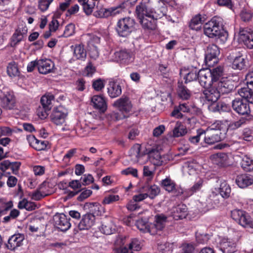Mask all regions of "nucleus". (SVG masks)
I'll use <instances>...</instances> for the list:
<instances>
[{
	"label": "nucleus",
	"mask_w": 253,
	"mask_h": 253,
	"mask_svg": "<svg viewBox=\"0 0 253 253\" xmlns=\"http://www.w3.org/2000/svg\"><path fill=\"white\" fill-rule=\"evenodd\" d=\"M223 68L218 66L212 69H204L198 72L199 82L203 87H209L214 85L222 77Z\"/></svg>",
	"instance_id": "7ed1b4c3"
},
{
	"label": "nucleus",
	"mask_w": 253,
	"mask_h": 253,
	"mask_svg": "<svg viewBox=\"0 0 253 253\" xmlns=\"http://www.w3.org/2000/svg\"><path fill=\"white\" fill-rule=\"evenodd\" d=\"M137 228L141 232L144 233H149L151 234V223L148 222L146 218L138 219L136 222Z\"/></svg>",
	"instance_id": "e433bc0d"
},
{
	"label": "nucleus",
	"mask_w": 253,
	"mask_h": 253,
	"mask_svg": "<svg viewBox=\"0 0 253 253\" xmlns=\"http://www.w3.org/2000/svg\"><path fill=\"white\" fill-rule=\"evenodd\" d=\"M115 59L117 61L127 63L131 61V55L129 51L126 49H120L114 52Z\"/></svg>",
	"instance_id": "c756f323"
},
{
	"label": "nucleus",
	"mask_w": 253,
	"mask_h": 253,
	"mask_svg": "<svg viewBox=\"0 0 253 253\" xmlns=\"http://www.w3.org/2000/svg\"><path fill=\"white\" fill-rule=\"evenodd\" d=\"M135 22L133 19L125 17L120 19L117 23L115 30L118 35L122 37H127L135 31Z\"/></svg>",
	"instance_id": "39448f33"
},
{
	"label": "nucleus",
	"mask_w": 253,
	"mask_h": 253,
	"mask_svg": "<svg viewBox=\"0 0 253 253\" xmlns=\"http://www.w3.org/2000/svg\"><path fill=\"white\" fill-rule=\"evenodd\" d=\"M32 170L36 176H42L45 173V168L42 166L35 165L32 167Z\"/></svg>",
	"instance_id": "13d9d810"
},
{
	"label": "nucleus",
	"mask_w": 253,
	"mask_h": 253,
	"mask_svg": "<svg viewBox=\"0 0 253 253\" xmlns=\"http://www.w3.org/2000/svg\"><path fill=\"white\" fill-rule=\"evenodd\" d=\"M24 239L25 236L22 234L18 233L12 235L8 239V242L6 244L7 249L11 251H14L23 245Z\"/></svg>",
	"instance_id": "dca6fc26"
},
{
	"label": "nucleus",
	"mask_w": 253,
	"mask_h": 253,
	"mask_svg": "<svg viewBox=\"0 0 253 253\" xmlns=\"http://www.w3.org/2000/svg\"><path fill=\"white\" fill-rule=\"evenodd\" d=\"M7 73L10 77H15L19 75L20 72L15 62H13L8 64L7 67Z\"/></svg>",
	"instance_id": "79ce46f5"
},
{
	"label": "nucleus",
	"mask_w": 253,
	"mask_h": 253,
	"mask_svg": "<svg viewBox=\"0 0 253 253\" xmlns=\"http://www.w3.org/2000/svg\"><path fill=\"white\" fill-rule=\"evenodd\" d=\"M38 69L39 73L45 75L53 72L55 69L54 63L49 59L38 60Z\"/></svg>",
	"instance_id": "4468645a"
},
{
	"label": "nucleus",
	"mask_w": 253,
	"mask_h": 253,
	"mask_svg": "<svg viewBox=\"0 0 253 253\" xmlns=\"http://www.w3.org/2000/svg\"><path fill=\"white\" fill-rule=\"evenodd\" d=\"M240 16L244 21H249L253 17V13L250 10L245 8L242 10Z\"/></svg>",
	"instance_id": "4d7b16f0"
},
{
	"label": "nucleus",
	"mask_w": 253,
	"mask_h": 253,
	"mask_svg": "<svg viewBox=\"0 0 253 253\" xmlns=\"http://www.w3.org/2000/svg\"><path fill=\"white\" fill-rule=\"evenodd\" d=\"M249 102L247 100L235 99L232 101V107L239 114L248 115L251 112Z\"/></svg>",
	"instance_id": "f8f14e48"
},
{
	"label": "nucleus",
	"mask_w": 253,
	"mask_h": 253,
	"mask_svg": "<svg viewBox=\"0 0 253 253\" xmlns=\"http://www.w3.org/2000/svg\"><path fill=\"white\" fill-rule=\"evenodd\" d=\"M217 248L223 253H234L237 251V243L233 239L224 238L220 240Z\"/></svg>",
	"instance_id": "9d476101"
},
{
	"label": "nucleus",
	"mask_w": 253,
	"mask_h": 253,
	"mask_svg": "<svg viewBox=\"0 0 253 253\" xmlns=\"http://www.w3.org/2000/svg\"><path fill=\"white\" fill-rule=\"evenodd\" d=\"M54 100V96L50 93L42 96L41 99V102L43 109L50 110L52 106V102Z\"/></svg>",
	"instance_id": "f704fd0d"
},
{
	"label": "nucleus",
	"mask_w": 253,
	"mask_h": 253,
	"mask_svg": "<svg viewBox=\"0 0 253 253\" xmlns=\"http://www.w3.org/2000/svg\"><path fill=\"white\" fill-rule=\"evenodd\" d=\"M121 173L124 175H131L135 177L138 176L137 170L131 167L127 168L121 171Z\"/></svg>",
	"instance_id": "0e129e2a"
},
{
	"label": "nucleus",
	"mask_w": 253,
	"mask_h": 253,
	"mask_svg": "<svg viewBox=\"0 0 253 253\" xmlns=\"http://www.w3.org/2000/svg\"><path fill=\"white\" fill-rule=\"evenodd\" d=\"M187 132L186 126L180 122H177L172 130V137H179L186 134Z\"/></svg>",
	"instance_id": "4c0bfd02"
},
{
	"label": "nucleus",
	"mask_w": 253,
	"mask_h": 253,
	"mask_svg": "<svg viewBox=\"0 0 253 253\" xmlns=\"http://www.w3.org/2000/svg\"><path fill=\"white\" fill-rule=\"evenodd\" d=\"M236 182L241 188H245L253 184V175L242 174L237 176Z\"/></svg>",
	"instance_id": "c85d7f7f"
},
{
	"label": "nucleus",
	"mask_w": 253,
	"mask_h": 253,
	"mask_svg": "<svg viewBox=\"0 0 253 253\" xmlns=\"http://www.w3.org/2000/svg\"><path fill=\"white\" fill-rule=\"evenodd\" d=\"M107 89L108 95L111 98L117 97L122 93L121 83L118 80L110 81Z\"/></svg>",
	"instance_id": "5701e85b"
},
{
	"label": "nucleus",
	"mask_w": 253,
	"mask_h": 253,
	"mask_svg": "<svg viewBox=\"0 0 253 253\" xmlns=\"http://www.w3.org/2000/svg\"><path fill=\"white\" fill-rule=\"evenodd\" d=\"M27 28L26 26L18 27L13 34L11 39L10 44L12 46H15L21 42L24 36L26 34Z\"/></svg>",
	"instance_id": "a878e982"
},
{
	"label": "nucleus",
	"mask_w": 253,
	"mask_h": 253,
	"mask_svg": "<svg viewBox=\"0 0 253 253\" xmlns=\"http://www.w3.org/2000/svg\"><path fill=\"white\" fill-rule=\"evenodd\" d=\"M0 103L6 109H12L15 107V99L13 94L7 92L0 97Z\"/></svg>",
	"instance_id": "4be33fe9"
},
{
	"label": "nucleus",
	"mask_w": 253,
	"mask_h": 253,
	"mask_svg": "<svg viewBox=\"0 0 253 253\" xmlns=\"http://www.w3.org/2000/svg\"><path fill=\"white\" fill-rule=\"evenodd\" d=\"M18 208L20 209H25L27 211H31L36 209V205L34 202L29 201L27 199L24 198L19 202Z\"/></svg>",
	"instance_id": "a19ab883"
},
{
	"label": "nucleus",
	"mask_w": 253,
	"mask_h": 253,
	"mask_svg": "<svg viewBox=\"0 0 253 253\" xmlns=\"http://www.w3.org/2000/svg\"><path fill=\"white\" fill-rule=\"evenodd\" d=\"M115 227L111 219H106L102 221L99 229L103 234L110 235L115 231Z\"/></svg>",
	"instance_id": "2f4dec72"
},
{
	"label": "nucleus",
	"mask_w": 253,
	"mask_h": 253,
	"mask_svg": "<svg viewBox=\"0 0 253 253\" xmlns=\"http://www.w3.org/2000/svg\"><path fill=\"white\" fill-rule=\"evenodd\" d=\"M95 217L92 213H87L83 215L81 220L78 224V228L80 230H88L95 223Z\"/></svg>",
	"instance_id": "a211bd4d"
},
{
	"label": "nucleus",
	"mask_w": 253,
	"mask_h": 253,
	"mask_svg": "<svg viewBox=\"0 0 253 253\" xmlns=\"http://www.w3.org/2000/svg\"><path fill=\"white\" fill-rule=\"evenodd\" d=\"M163 0H142L136 6L135 13L139 22L144 29L154 30L156 28V21L165 15L164 8L155 9Z\"/></svg>",
	"instance_id": "f257e3e1"
},
{
	"label": "nucleus",
	"mask_w": 253,
	"mask_h": 253,
	"mask_svg": "<svg viewBox=\"0 0 253 253\" xmlns=\"http://www.w3.org/2000/svg\"><path fill=\"white\" fill-rule=\"evenodd\" d=\"M67 115L66 109L62 106L54 108L50 117L51 121L57 125H62L65 122Z\"/></svg>",
	"instance_id": "9b49d317"
},
{
	"label": "nucleus",
	"mask_w": 253,
	"mask_h": 253,
	"mask_svg": "<svg viewBox=\"0 0 253 253\" xmlns=\"http://www.w3.org/2000/svg\"><path fill=\"white\" fill-rule=\"evenodd\" d=\"M196 240L198 243L205 244L210 238V235L208 234H201L199 232L196 233Z\"/></svg>",
	"instance_id": "5fc2aeb1"
},
{
	"label": "nucleus",
	"mask_w": 253,
	"mask_h": 253,
	"mask_svg": "<svg viewBox=\"0 0 253 253\" xmlns=\"http://www.w3.org/2000/svg\"><path fill=\"white\" fill-rule=\"evenodd\" d=\"M53 0H39L38 7L39 9L44 12L47 10L49 5L53 1Z\"/></svg>",
	"instance_id": "6e6d98bb"
},
{
	"label": "nucleus",
	"mask_w": 253,
	"mask_h": 253,
	"mask_svg": "<svg viewBox=\"0 0 253 253\" xmlns=\"http://www.w3.org/2000/svg\"><path fill=\"white\" fill-rule=\"evenodd\" d=\"M198 72L196 68L192 69L188 73H187L184 77L185 83H188L198 79Z\"/></svg>",
	"instance_id": "de8ad7c7"
},
{
	"label": "nucleus",
	"mask_w": 253,
	"mask_h": 253,
	"mask_svg": "<svg viewBox=\"0 0 253 253\" xmlns=\"http://www.w3.org/2000/svg\"><path fill=\"white\" fill-rule=\"evenodd\" d=\"M204 134H205V142L209 144H212L220 141L224 137L225 135V134H223L221 132H220L219 133L216 132L212 134L211 131L208 132L207 131H205Z\"/></svg>",
	"instance_id": "7c9ffc66"
},
{
	"label": "nucleus",
	"mask_w": 253,
	"mask_h": 253,
	"mask_svg": "<svg viewBox=\"0 0 253 253\" xmlns=\"http://www.w3.org/2000/svg\"><path fill=\"white\" fill-rule=\"evenodd\" d=\"M114 105L117 107L122 114L119 112H113L110 114L111 119L114 121L123 119L128 116L127 114L131 111L132 104L127 98H121L116 100Z\"/></svg>",
	"instance_id": "20e7f679"
},
{
	"label": "nucleus",
	"mask_w": 253,
	"mask_h": 253,
	"mask_svg": "<svg viewBox=\"0 0 253 253\" xmlns=\"http://www.w3.org/2000/svg\"><path fill=\"white\" fill-rule=\"evenodd\" d=\"M129 248L132 251H138L141 249V246L139 241L137 239H132L129 244Z\"/></svg>",
	"instance_id": "680f3d73"
},
{
	"label": "nucleus",
	"mask_w": 253,
	"mask_h": 253,
	"mask_svg": "<svg viewBox=\"0 0 253 253\" xmlns=\"http://www.w3.org/2000/svg\"><path fill=\"white\" fill-rule=\"evenodd\" d=\"M167 217L164 214H159L155 216V223H151V234L155 235L158 231H161L165 226Z\"/></svg>",
	"instance_id": "412c9836"
},
{
	"label": "nucleus",
	"mask_w": 253,
	"mask_h": 253,
	"mask_svg": "<svg viewBox=\"0 0 253 253\" xmlns=\"http://www.w3.org/2000/svg\"><path fill=\"white\" fill-rule=\"evenodd\" d=\"M241 165L245 171H251L253 169V160L247 156L242 158Z\"/></svg>",
	"instance_id": "a18cd8bd"
},
{
	"label": "nucleus",
	"mask_w": 253,
	"mask_h": 253,
	"mask_svg": "<svg viewBox=\"0 0 253 253\" xmlns=\"http://www.w3.org/2000/svg\"><path fill=\"white\" fill-rule=\"evenodd\" d=\"M205 88L206 89L203 92V97L208 101L215 102L219 98L221 94L217 89L215 85Z\"/></svg>",
	"instance_id": "6ab92c4d"
},
{
	"label": "nucleus",
	"mask_w": 253,
	"mask_h": 253,
	"mask_svg": "<svg viewBox=\"0 0 253 253\" xmlns=\"http://www.w3.org/2000/svg\"><path fill=\"white\" fill-rule=\"evenodd\" d=\"M221 21L220 17H213L204 25V34L211 38L219 37L221 33Z\"/></svg>",
	"instance_id": "423d86ee"
},
{
	"label": "nucleus",
	"mask_w": 253,
	"mask_h": 253,
	"mask_svg": "<svg viewBox=\"0 0 253 253\" xmlns=\"http://www.w3.org/2000/svg\"><path fill=\"white\" fill-rule=\"evenodd\" d=\"M166 130L165 126L163 125L155 127L153 131V135L154 137H159L163 134Z\"/></svg>",
	"instance_id": "338daca9"
},
{
	"label": "nucleus",
	"mask_w": 253,
	"mask_h": 253,
	"mask_svg": "<svg viewBox=\"0 0 253 253\" xmlns=\"http://www.w3.org/2000/svg\"><path fill=\"white\" fill-rule=\"evenodd\" d=\"M239 36V40L248 48L253 49V31L240 30Z\"/></svg>",
	"instance_id": "aec40b11"
},
{
	"label": "nucleus",
	"mask_w": 253,
	"mask_h": 253,
	"mask_svg": "<svg viewBox=\"0 0 253 253\" xmlns=\"http://www.w3.org/2000/svg\"><path fill=\"white\" fill-rule=\"evenodd\" d=\"M75 31V25L73 24H69L65 27L63 36L64 37H69L72 36Z\"/></svg>",
	"instance_id": "052dcab7"
},
{
	"label": "nucleus",
	"mask_w": 253,
	"mask_h": 253,
	"mask_svg": "<svg viewBox=\"0 0 253 253\" xmlns=\"http://www.w3.org/2000/svg\"><path fill=\"white\" fill-rule=\"evenodd\" d=\"M220 195L224 198L229 197L231 193V188L229 185L225 181L221 182L219 187Z\"/></svg>",
	"instance_id": "37998d69"
},
{
	"label": "nucleus",
	"mask_w": 253,
	"mask_h": 253,
	"mask_svg": "<svg viewBox=\"0 0 253 253\" xmlns=\"http://www.w3.org/2000/svg\"><path fill=\"white\" fill-rule=\"evenodd\" d=\"M74 50L73 57L76 59L84 60L86 58V52L84 46L82 44H76L71 46Z\"/></svg>",
	"instance_id": "72a5a7b5"
},
{
	"label": "nucleus",
	"mask_w": 253,
	"mask_h": 253,
	"mask_svg": "<svg viewBox=\"0 0 253 253\" xmlns=\"http://www.w3.org/2000/svg\"><path fill=\"white\" fill-rule=\"evenodd\" d=\"M218 112H228L230 110V106L223 102H218L216 105V109Z\"/></svg>",
	"instance_id": "bf43d9fd"
},
{
	"label": "nucleus",
	"mask_w": 253,
	"mask_h": 253,
	"mask_svg": "<svg viewBox=\"0 0 253 253\" xmlns=\"http://www.w3.org/2000/svg\"><path fill=\"white\" fill-rule=\"evenodd\" d=\"M146 191V194H148V197L151 199H153L159 194L160 190L158 186L156 185H153L148 187L147 188Z\"/></svg>",
	"instance_id": "8fccbe9b"
},
{
	"label": "nucleus",
	"mask_w": 253,
	"mask_h": 253,
	"mask_svg": "<svg viewBox=\"0 0 253 253\" xmlns=\"http://www.w3.org/2000/svg\"><path fill=\"white\" fill-rule=\"evenodd\" d=\"M231 216L239 224L244 227H253V220L246 211L235 209L231 211Z\"/></svg>",
	"instance_id": "0eeeda50"
},
{
	"label": "nucleus",
	"mask_w": 253,
	"mask_h": 253,
	"mask_svg": "<svg viewBox=\"0 0 253 253\" xmlns=\"http://www.w3.org/2000/svg\"><path fill=\"white\" fill-rule=\"evenodd\" d=\"M220 51L218 47L215 44L209 45L206 51L205 61L209 67H212L217 63V56Z\"/></svg>",
	"instance_id": "1a4fd4ad"
},
{
	"label": "nucleus",
	"mask_w": 253,
	"mask_h": 253,
	"mask_svg": "<svg viewBox=\"0 0 253 253\" xmlns=\"http://www.w3.org/2000/svg\"><path fill=\"white\" fill-rule=\"evenodd\" d=\"M91 103L93 107L102 112H105L107 109L106 100L102 95H96L92 96Z\"/></svg>",
	"instance_id": "cd10ccee"
},
{
	"label": "nucleus",
	"mask_w": 253,
	"mask_h": 253,
	"mask_svg": "<svg viewBox=\"0 0 253 253\" xmlns=\"http://www.w3.org/2000/svg\"><path fill=\"white\" fill-rule=\"evenodd\" d=\"M95 129L96 127L85 125L84 126H82L78 130V134L81 137H84L89 134H93V131Z\"/></svg>",
	"instance_id": "09e8293b"
},
{
	"label": "nucleus",
	"mask_w": 253,
	"mask_h": 253,
	"mask_svg": "<svg viewBox=\"0 0 253 253\" xmlns=\"http://www.w3.org/2000/svg\"><path fill=\"white\" fill-rule=\"evenodd\" d=\"M238 93L241 97L245 98V100L253 104V93L248 86L239 89Z\"/></svg>",
	"instance_id": "ea45409f"
},
{
	"label": "nucleus",
	"mask_w": 253,
	"mask_h": 253,
	"mask_svg": "<svg viewBox=\"0 0 253 253\" xmlns=\"http://www.w3.org/2000/svg\"><path fill=\"white\" fill-rule=\"evenodd\" d=\"M119 199L120 197L118 195L109 194L104 197L102 203L105 205H109L119 201Z\"/></svg>",
	"instance_id": "603ef678"
},
{
	"label": "nucleus",
	"mask_w": 253,
	"mask_h": 253,
	"mask_svg": "<svg viewBox=\"0 0 253 253\" xmlns=\"http://www.w3.org/2000/svg\"><path fill=\"white\" fill-rule=\"evenodd\" d=\"M228 125L226 121H216L209 125L205 131H207L208 132L213 130L220 131L223 134H225L228 130Z\"/></svg>",
	"instance_id": "b1692460"
},
{
	"label": "nucleus",
	"mask_w": 253,
	"mask_h": 253,
	"mask_svg": "<svg viewBox=\"0 0 253 253\" xmlns=\"http://www.w3.org/2000/svg\"><path fill=\"white\" fill-rule=\"evenodd\" d=\"M179 96L182 99L187 100L191 96V91L182 84H179L177 90Z\"/></svg>",
	"instance_id": "c03bdc74"
},
{
	"label": "nucleus",
	"mask_w": 253,
	"mask_h": 253,
	"mask_svg": "<svg viewBox=\"0 0 253 253\" xmlns=\"http://www.w3.org/2000/svg\"><path fill=\"white\" fill-rule=\"evenodd\" d=\"M205 134V130L202 129L197 130V134L195 136H190L189 138V141L193 144L198 143L201 138V137Z\"/></svg>",
	"instance_id": "864d4df0"
},
{
	"label": "nucleus",
	"mask_w": 253,
	"mask_h": 253,
	"mask_svg": "<svg viewBox=\"0 0 253 253\" xmlns=\"http://www.w3.org/2000/svg\"><path fill=\"white\" fill-rule=\"evenodd\" d=\"M34 149L37 151H42L46 149L48 142L45 140H39L38 139Z\"/></svg>",
	"instance_id": "e2e57ef3"
},
{
	"label": "nucleus",
	"mask_w": 253,
	"mask_h": 253,
	"mask_svg": "<svg viewBox=\"0 0 253 253\" xmlns=\"http://www.w3.org/2000/svg\"><path fill=\"white\" fill-rule=\"evenodd\" d=\"M220 94H227L234 89V85L231 81L220 78L215 84Z\"/></svg>",
	"instance_id": "f3484780"
},
{
	"label": "nucleus",
	"mask_w": 253,
	"mask_h": 253,
	"mask_svg": "<svg viewBox=\"0 0 253 253\" xmlns=\"http://www.w3.org/2000/svg\"><path fill=\"white\" fill-rule=\"evenodd\" d=\"M124 8L122 5L111 7L106 8L101 7L94 11L93 15L96 18H107L110 17H115L121 13Z\"/></svg>",
	"instance_id": "6e6552de"
},
{
	"label": "nucleus",
	"mask_w": 253,
	"mask_h": 253,
	"mask_svg": "<svg viewBox=\"0 0 253 253\" xmlns=\"http://www.w3.org/2000/svg\"><path fill=\"white\" fill-rule=\"evenodd\" d=\"M203 22L201 15H197L191 19L189 27L192 30L198 31L201 29Z\"/></svg>",
	"instance_id": "58836bf2"
},
{
	"label": "nucleus",
	"mask_w": 253,
	"mask_h": 253,
	"mask_svg": "<svg viewBox=\"0 0 253 253\" xmlns=\"http://www.w3.org/2000/svg\"><path fill=\"white\" fill-rule=\"evenodd\" d=\"M38 189L43 196L45 197L51 194L52 192L50 183L46 181H43L39 186Z\"/></svg>",
	"instance_id": "49530a36"
},
{
	"label": "nucleus",
	"mask_w": 253,
	"mask_h": 253,
	"mask_svg": "<svg viewBox=\"0 0 253 253\" xmlns=\"http://www.w3.org/2000/svg\"><path fill=\"white\" fill-rule=\"evenodd\" d=\"M141 146L136 144L131 149L132 153L137 159L138 162H142L141 159L146 156L151 163L155 166H160L166 163L165 156H161L156 149H146L145 152L141 151Z\"/></svg>",
	"instance_id": "f03ea898"
},
{
	"label": "nucleus",
	"mask_w": 253,
	"mask_h": 253,
	"mask_svg": "<svg viewBox=\"0 0 253 253\" xmlns=\"http://www.w3.org/2000/svg\"><path fill=\"white\" fill-rule=\"evenodd\" d=\"M203 179L201 178H198L190 188L185 190L182 193L187 197H190L201 190L203 187Z\"/></svg>",
	"instance_id": "473e14b6"
},
{
	"label": "nucleus",
	"mask_w": 253,
	"mask_h": 253,
	"mask_svg": "<svg viewBox=\"0 0 253 253\" xmlns=\"http://www.w3.org/2000/svg\"><path fill=\"white\" fill-rule=\"evenodd\" d=\"M70 219L64 213H56L53 216L55 226L62 231L68 230L71 227Z\"/></svg>",
	"instance_id": "ddd939ff"
},
{
	"label": "nucleus",
	"mask_w": 253,
	"mask_h": 253,
	"mask_svg": "<svg viewBox=\"0 0 253 253\" xmlns=\"http://www.w3.org/2000/svg\"><path fill=\"white\" fill-rule=\"evenodd\" d=\"M187 215V209L185 205H179L174 207L171 212V216L175 220L182 219Z\"/></svg>",
	"instance_id": "bb28decb"
},
{
	"label": "nucleus",
	"mask_w": 253,
	"mask_h": 253,
	"mask_svg": "<svg viewBox=\"0 0 253 253\" xmlns=\"http://www.w3.org/2000/svg\"><path fill=\"white\" fill-rule=\"evenodd\" d=\"M173 245L169 243H162L158 245V249L162 253H171Z\"/></svg>",
	"instance_id": "3c124183"
},
{
	"label": "nucleus",
	"mask_w": 253,
	"mask_h": 253,
	"mask_svg": "<svg viewBox=\"0 0 253 253\" xmlns=\"http://www.w3.org/2000/svg\"><path fill=\"white\" fill-rule=\"evenodd\" d=\"M82 183L84 185H89L94 180L93 176L89 174H85L81 177Z\"/></svg>",
	"instance_id": "774afa93"
},
{
	"label": "nucleus",
	"mask_w": 253,
	"mask_h": 253,
	"mask_svg": "<svg viewBox=\"0 0 253 253\" xmlns=\"http://www.w3.org/2000/svg\"><path fill=\"white\" fill-rule=\"evenodd\" d=\"M245 80L247 86L253 93V72H251L247 74Z\"/></svg>",
	"instance_id": "69168bd1"
},
{
	"label": "nucleus",
	"mask_w": 253,
	"mask_h": 253,
	"mask_svg": "<svg viewBox=\"0 0 253 253\" xmlns=\"http://www.w3.org/2000/svg\"><path fill=\"white\" fill-rule=\"evenodd\" d=\"M233 60L231 65L233 69L242 70L245 67V59L240 53L238 55L233 56Z\"/></svg>",
	"instance_id": "c9c22d12"
},
{
	"label": "nucleus",
	"mask_w": 253,
	"mask_h": 253,
	"mask_svg": "<svg viewBox=\"0 0 253 253\" xmlns=\"http://www.w3.org/2000/svg\"><path fill=\"white\" fill-rule=\"evenodd\" d=\"M161 184L166 191L169 192H173L176 195H178L183 193L182 189H177L178 188L174 181L169 178H166L162 180Z\"/></svg>",
	"instance_id": "393cba45"
},
{
	"label": "nucleus",
	"mask_w": 253,
	"mask_h": 253,
	"mask_svg": "<svg viewBox=\"0 0 253 253\" xmlns=\"http://www.w3.org/2000/svg\"><path fill=\"white\" fill-rule=\"evenodd\" d=\"M210 159L213 164L220 167H225L230 165L229 158L227 154L217 153L211 156Z\"/></svg>",
	"instance_id": "2eb2a0df"
}]
</instances>
